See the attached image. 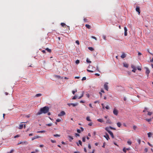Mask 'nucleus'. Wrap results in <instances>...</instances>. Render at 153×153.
<instances>
[{
    "instance_id": "f257e3e1",
    "label": "nucleus",
    "mask_w": 153,
    "mask_h": 153,
    "mask_svg": "<svg viewBox=\"0 0 153 153\" xmlns=\"http://www.w3.org/2000/svg\"><path fill=\"white\" fill-rule=\"evenodd\" d=\"M49 108L48 106H45L41 108L39 111L37 113V115H40L42 113L46 114L48 112Z\"/></svg>"
},
{
    "instance_id": "f03ea898",
    "label": "nucleus",
    "mask_w": 153,
    "mask_h": 153,
    "mask_svg": "<svg viewBox=\"0 0 153 153\" xmlns=\"http://www.w3.org/2000/svg\"><path fill=\"white\" fill-rule=\"evenodd\" d=\"M78 103H68L67 105L69 106H70L71 105H72L73 107H75L76 106H77L78 105Z\"/></svg>"
},
{
    "instance_id": "7ed1b4c3",
    "label": "nucleus",
    "mask_w": 153,
    "mask_h": 153,
    "mask_svg": "<svg viewBox=\"0 0 153 153\" xmlns=\"http://www.w3.org/2000/svg\"><path fill=\"white\" fill-rule=\"evenodd\" d=\"M65 114V113L64 111H61L59 114H58V116L59 117L62 116Z\"/></svg>"
},
{
    "instance_id": "20e7f679",
    "label": "nucleus",
    "mask_w": 153,
    "mask_h": 153,
    "mask_svg": "<svg viewBox=\"0 0 153 153\" xmlns=\"http://www.w3.org/2000/svg\"><path fill=\"white\" fill-rule=\"evenodd\" d=\"M108 84V83L105 82L104 85V89L107 91H108V87L107 85Z\"/></svg>"
},
{
    "instance_id": "39448f33",
    "label": "nucleus",
    "mask_w": 153,
    "mask_h": 153,
    "mask_svg": "<svg viewBox=\"0 0 153 153\" xmlns=\"http://www.w3.org/2000/svg\"><path fill=\"white\" fill-rule=\"evenodd\" d=\"M136 10L138 13L139 14H140V7L139 6H136Z\"/></svg>"
},
{
    "instance_id": "423d86ee",
    "label": "nucleus",
    "mask_w": 153,
    "mask_h": 153,
    "mask_svg": "<svg viewBox=\"0 0 153 153\" xmlns=\"http://www.w3.org/2000/svg\"><path fill=\"white\" fill-rule=\"evenodd\" d=\"M145 68L146 70V74H147V76H148V74L150 72V71L148 68L146 67Z\"/></svg>"
},
{
    "instance_id": "0eeeda50",
    "label": "nucleus",
    "mask_w": 153,
    "mask_h": 153,
    "mask_svg": "<svg viewBox=\"0 0 153 153\" xmlns=\"http://www.w3.org/2000/svg\"><path fill=\"white\" fill-rule=\"evenodd\" d=\"M28 143L26 141H24V142H20L19 143H18L17 144L18 145H19L20 144H27Z\"/></svg>"
},
{
    "instance_id": "6e6552de",
    "label": "nucleus",
    "mask_w": 153,
    "mask_h": 153,
    "mask_svg": "<svg viewBox=\"0 0 153 153\" xmlns=\"http://www.w3.org/2000/svg\"><path fill=\"white\" fill-rule=\"evenodd\" d=\"M113 113L114 114L117 115L118 114V111L116 109H114Z\"/></svg>"
},
{
    "instance_id": "1a4fd4ad",
    "label": "nucleus",
    "mask_w": 153,
    "mask_h": 153,
    "mask_svg": "<svg viewBox=\"0 0 153 153\" xmlns=\"http://www.w3.org/2000/svg\"><path fill=\"white\" fill-rule=\"evenodd\" d=\"M104 137L107 140H108L109 139V135L107 134L106 133L105 135L104 136Z\"/></svg>"
},
{
    "instance_id": "9d476101",
    "label": "nucleus",
    "mask_w": 153,
    "mask_h": 153,
    "mask_svg": "<svg viewBox=\"0 0 153 153\" xmlns=\"http://www.w3.org/2000/svg\"><path fill=\"white\" fill-rule=\"evenodd\" d=\"M124 35L125 36H126L127 35V29L126 27H124Z\"/></svg>"
},
{
    "instance_id": "9b49d317",
    "label": "nucleus",
    "mask_w": 153,
    "mask_h": 153,
    "mask_svg": "<svg viewBox=\"0 0 153 153\" xmlns=\"http://www.w3.org/2000/svg\"><path fill=\"white\" fill-rule=\"evenodd\" d=\"M54 77H55L56 78H57V79H63V77H61V76L59 75H54Z\"/></svg>"
},
{
    "instance_id": "f8f14e48",
    "label": "nucleus",
    "mask_w": 153,
    "mask_h": 153,
    "mask_svg": "<svg viewBox=\"0 0 153 153\" xmlns=\"http://www.w3.org/2000/svg\"><path fill=\"white\" fill-rule=\"evenodd\" d=\"M126 56V55L124 53H123L122 54V55H121V58H125Z\"/></svg>"
},
{
    "instance_id": "ddd939ff",
    "label": "nucleus",
    "mask_w": 153,
    "mask_h": 153,
    "mask_svg": "<svg viewBox=\"0 0 153 153\" xmlns=\"http://www.w3.org/2000/svg\"><path fill=\"white\" fill-rule=\"evenodd\" d=\"M123 66L126 68H128V64H127V63H123Z\"/></svg>"
},
{
    "instance_id": "4468645a",
    "label": "nucleus",
    "mask_w": 153,
    "mask_h": 153,
    "mask_svg": "<svg viewBox=\"0 0 153 153\" xmlns=\"http://www.w3.org/2000/svg\"><path fill=\"white\" fill-rule=\"evenodd\" d=\"M40 137V136H34V137H33L32 139V140H34V139H37V138H39Z\"/></svg>"
},
{
    "instance_id": "2eb2a0df",
    "label": "nucleus",
    "mask_w": 153,
    "mask_h": 153,
    "mask_svg": "<svg viewBox=\"0 0 153 153\" xmlns=\"http://www.w3.org/2000/svg\"><path fill=\"white\" fill-rule=\"evenodd\" d=\"M97 120L98 121V122H100L101 123H103L104 122V121L102 119H98Z\"/></svg>"
},
{
    "instance_id": "dca6fc26",
    "label": "nucleus",
    "mask_w": 153,
    "mask_h": 153,
    "mask_svg": "<svg viewBox=\"0 0 153 153\" xmlns=\"http://www.w3.org/2000/svg\"><path fill=\"white\" fill-rule=\"evenodd\" d=\"M23 124H20L19 125V129H22L23 128Z\"/></svg>"
},
{
    "instance_id": "f3484780",
    "label": "nucleus",
    "mask_w": 153,
    "mask_h": 153,
    "mask_svg": "<svg viewBox=\"0 0 153 153\" xmlns=\"http://www.w3.org/2000/svg\"><path fill=\"white\" fill-rule=\"evenodd\" d=\"M68 137L70 139L69 140V141L70 142H71L72 140H73V137H72L71 136H68Z\"/></svg>"
},
{
    "instance_id": "a211bd4d",
    "label": "nucleus",
    "mask_w": 153,
    "mask_h": 153,
    "mask_svg": "<svg viewBox=\"0 0 153 153\" xmlns=\"http://www.w3.org/2000/svg\"><path fill=\"white\" fill-rule=\"evenodd\" d=\"M147 134L148 135V137H151V136L152 135V133L150 132H149V133H148V134Z\"/></svg>"
},
{
    "instance_id": "6ab92c4d",
    "label": "nucleus",
    "mask_w": 153,
    "mask_h": 153,
    "mask_svg": "<svg viewBox=\"0 0 153 153\" xmlns=\"http://www.w3.org/2000/svg\"><path fill=\"white\" fill-rule=\"evenodd\" d=\"M85 26L87 28L89 29H90L91 28V26L90 25L88 24L85 25Z\"/></svg>"
},
{
    "instance_id": "aec40b11",
    "label": "nucleus",
    "mask_w": 153,
    "mask_h": 153,
    "mask_svg": "<svg viewBox=\"0 0 153 153\" xmlns=\"http://www.w3.org/2000/svg\"><path fill=\"white\" fill-rule=\"evenodd\" d=\"M82 143L80 140H79V143H77V144L78 146H79V144L81 145H82Z\"/></svg>"
},
{
    "instance_id": "412c9836",
    "label": "nucleus",
    "mask_w": 153,
    "mask_h": 153,
    "mask_svg": "<svg viewBox=\"0 0 153 153\" xmlns=\"http://www.w3.org/2000/svg\"><path fill=\"white\" fill-rule=\"evenodd\" d=\"M117 125L119 127H120L121 125V123L120 122H118L117 123Z\"/></svg>"
},
{
    "instance_id": "4be33fe9",
    "label": "nucleus",
    "mask_w": 153,
    "mask_h": 153,
    "mask_svg": "<svg viewBox=\"0 0 153 153\" xmlns=\"http://www.w3.org/2000/svg\"><path fill=\"white\" fill-rule=\"evenodd\" d=\"M46 50L49 53H51V50L50 49H49L48 48H46Z\"/></svg>"
},
{
    "instance_id": "5701e85b",
    "label": "nucleus",
    "mask_w": 153,
    "mask_h": 153,
    "mask_svg": "<svg viewBox=\"0 0 153 153\" xmlns=\"http://www.w3.org/2000/svg\"><path fill=\"white\" fill-rule=\"evenodd\" d=\"M86 120L88 121H91V120L90 119V118L89 117H86Z\"/></svg>"
},
{
    "instance_id": "b1692460",
    "label": "nucleus",
    "mask_w": 153,
    "mask_h": 153,
    "mask_svg": "<svg viewBox=\"0 0 153 153\" xmlns=\"http://www.w3.org/2000/svg\"><path fill=\"white\" fill-rule=\"evenodd\" d=\"M42 96V94H36L35 96L36 97H40Z\"/></svg>"
},
{
    "instance_id": "393cba45",
    "label": "nucleus",
    "mask_w": 153,
    "mask_h": 153,
    "mask_svg": "<svg viewBox=\"0 0 153 153\" xmlns=\"http://www.w3.org/2000/svg\"><path fill=\"white\" fill-rule=\"evenodd\" d=\"M45 131L43 130V131H37V133H45Z\"/></svg>"
},
{
    "instance_id": "a878e982",
    "label": "nucleus",
    "mask_w": 153,
    "mask_h": 153,
    "mask_svg": "<svg viewBox=\"0 0 153 153\" xmlns=\"http://www.w3.org/2000/svg\"><path fill=\"white\" fill-rule=\"evenodd\" d=\"M105 130L108 132V131H110V128H109L108 127H106L105 128Z\"/></svg>"
},
{
    "instance_id": "bb28decb",
    "label": "nucleus",
    "mask_w": 153,
    "mask_h": 153,
    "mask_svg": "<svg viewBox=\"0 0 153 153\" xmlns=\"http://www.w3.org/2000/svg\"><path fill=\"white\" fill-rule=\"evenodd\" d=\"M147 112H148V115L150 116L152 114V112H149L148 111Z\"/></svg>"
},
{
    "instance_id": "cd10ccee",
    "label": "nucleus",
    "mask_w": 153,
    "mask_h": 153,
    "mask_svg": "<svg viewBox=\"0 0 153 153\" xmlns=\"http://www.w3.org/2000/svg\"><path fill=\"white\" fill-rule=\"evenodd\" d=\"M146 120L148 121V122H149L151 121L152 120V118L150 119H146Z\"/></svg>"
},
{
    "instance_id": "c85d7f7f",
    "label": "nucleus",
    "mask_w": 153,
    "mask_h": 153,
    "mask_svg": "<svg viewBox=\"0 0 153 153\" xmlns=\"http://www.w3.org/2000/svg\"><path fill=\"white\" fill-rule=\"evenodd\" d=\"M77 97V96L76 95H75L73 98L72 99L73 100H75L76 99V98Z\"/></svg>"
},
{
    "instance_id": "c756f323",
    "label": "nucleus",
    "mask_w": 153,
    "mask_h": 153,
    "mask_svg": "<svg viewBox=\"0 0 153 153\" xmlns=\"http://www.w3.org/2000/svg\"><path fill=\"white\" fill-rule=\"evenodd\" d=\"M127 143L129 145H131V141L128 140L127 141Z\"/></svg>"
},
{
    "instance_id": "7c9ffc66",
    "label": "nucleus",
    "mask_w": 153,
    "mask_h": 153,
    "mask_svg": "<svg viewBox=\"0 0 153 153\" xmlns=\"http://www.w3.org/2000/svg\"><path fill=\"white\" fill-rule=\"evenodd\" d=\"M77 89H76L75 91H72V93L74 95L75 94V93L76 92H77Z\"/></svg>"
},
{
    "instance_id": "2f4dec72",
    "label": "nucleus",
    "mask_w": 153,
    "mask_h": 153,
    "mask_svg": "<svg viewBox=\"0 0 153 153\" xmlns=\"http://www.w3.org/2000/svg\"><path fill=\"white\" fill-rule=\"evenodd\" d=\"M88 49L89 50L91 51H92L94 50V49L92 47H88Z\"/></svg>"
},
{
    "instance_id": "473e14b6",
    "label": "nucleus",
    "mask_w": 153,
    "mask_h": 153,
    "mask_svg": "<svg viewBox=\"0 0 153 153\" xmlns=\"http://www.w3.org/2000/svg\"><path fill=\"white\" fill-rule=\"evenodd\" d=\"M14 151V150L13 149H11L10 152H8V153H12Z\"/></svg>"
},
{
    "instance_id": "72a5a7b5",
    "label": "nucleus",
    "mask_w": 153,
    "mask_h": 153,
    "mask_svg": "<svg viewBox=\"0 0 153 153\" xmlns=\"http://www.w3.org/2000/svg\"><path fill=\"white\" fill-rule=\"evenodd\" d=\"M137 142L139 144H140V143L141 140L140 139H138L137 140Z\"/></svg>"
},
{
    "instance_id": "f704fd0d",
    "label": "nucleus",
    "mask_w": 153,
    "mask_h": 153,
    "mask_svg": "<svg viewBox=\"0 0 153 153\" xmlns=\"http://www.w3.org/2000/svg\"><path fill=\"white\" fill-rule=\"evenodd\" d=\"M112 138H114V137L113 134L112 132L111 134H110Z\"/></svg>"
},
{
    "instance_id": "c9c22d12",
    "label": "nucleus",
    "mask_w": 153,
    "mask_h": 153,
    "mask_svg": "<svg viewBox=\"0 0 153 153\" xmlns=\"http://www.w3.org/2000/svg\"><path fill=\"white\" fill-rule=\"evenodd\" d=\"M61 25L62 26V27H64V26H65L66 25H65V24L64 23H61Z\"/></svg>"
},
{
    "instance_id": "e433bc0d",
    "label": "nucleus",
    "mask_w": 153,
    "mask_h": 153,
    "mask_svg": "<svg viewBox=\"0 0 153 153\" xmlns=\"http://www.w3.org/2000/svg\"><path fill=\"white\" fill-rule=\"evenodd\" d=\"M53 136L55 137H59L60 136V135L59 134H54Z\"/></svg>"
},
{
    "instance_id": "4c0bfd02",
    "label": "nucleus",
    "mask_w": 153,
    "mask_h": 153,
    "mask_svg": "<svg viewBox=\"0 0 153 153\" xmlns=\"http://www.w3.org/2000/svg\"><path fill=\"white\" fill-rule=\"evenodd\" d=\"M75 62H76V64H79V60H78V59Z\"/></svg>"
},
{
    "instance_id": "58836bf2",
    "label": "nucleus",
    "mask_w": 153,
    "mask_h": 153,
    "mask_svg": "<svg viewBox=\"0 0 153 153\" xmlns=\"http://www.w3.org/2000/svg\"><path fill=\"white\" fill-rule=\"evenodd\" d=\"M137 128V126H136L134 125L133 126V128L134 130H135Z\"/></svg>"
},
{
    "instance_id": "ea45409f",
    "label": "nucleus",
    "mask_w": 153,
    "mask_h": 153,
    "mask_svg": "<svg viewBox=\"0 0 153 153\" xmlns=\"http://www.w3.org/2000/svg\"><path fill=\"white\" fill-rule=\"evenodd\" d=\"M52 123H51L47 124H46V125L48 126H51L52 125Z\"/></svg>"
},
{
    "instance_id": "a19ab883",
    "label": "nucleus",
    "mask_w": 153,
    "mask_h": 153,
    "mask_svg": "<svg viewBox=\"0 0 153 153\" xmlns=\"http://www.w3.org/2000/svg\"><path fill=\"white\" fill-rule=\"evenodd\" d=\"M123 151L125 153H126V149L125 148H123Z\"/></svg>"
},
{
    "instance_id": "79ce46f5",
    "label": "nucleus",
    "mask_w": 153,
    "mask_h": 153,
    "mask_svg": "<svg viewBox=\"0 0 153 153\" xmlns=\"http://www.w3.org/2000/svg\"><path fill=\"white\" fill-rule=\"evenodd\" d=\"M102 37L105 40H106V37L105 36L103 35L102 36Z\"/></svg>"
},
{
    "instance_id": "37998d69",
    "label": "nucleus",
    "mask_w": 153,
    "mask_h": 153,
    "mask_svg": "<svg viewBox=\"0 0 153 153\" xmlns=\"http://www.w3.org/2000/svg\"><path fill=\"white\" fill-rule=\"evenodd\" d=\"M82 140L83 142H85V137H83L82 139Z\"/></svg>"
},
{
    "instance_id": "c03bdc74",
    "label": "nucleus",
    "mask_w": 153,
    "mask_h": 153,
    "mask_svg": "<svg viewBox=\"0 0 153 153\" xmlns=\"http://www.w3.org/2000/svg\"><path fill=\"white\" fill-rule=\"evenodd\" d=\"M87 70L88 72H94L93 71L89 70L88 69H87Z\"/></svg>"
},
{
    "instance_id": "a18cd8bd",
    "label": "nucleus",
    "mask_w": 153,
    "mask_h": 153,
    "mask_svg": "<svg viewBox=\"0 0 153 153\" xmlns=\"http://www.w3.org/2000/svg\"><path fill=\"white\" fill-rule=\"evenodd\" d=\"M105 108L107 109H109V107L108 105H107L105 107Z\"/></svg>"
},
{
    "instance_id": "49530a36",
    "label": "nucleus",
    "mask_w": 153,
    "mask_h": 153,
    "mask_svg": "<svg viewBox=\"0 0 153 153\" xmlns=\"http://www.w3.org/2000/svg\"><path fill=\"white\" fill-rule=\"evenodd\" d=\"M102 106V108L103 109H104L105 108V105H104V104L103 103L102 104H101Z\"/></svg>"
},
{
    "instance_id": "de8ad7c7",
    "label": "nucleus",
    "mask_w": 153,
    "mask_h": 153,
    "mask_svg": "<svg viewBox=\"0 0 153 153\" xmlns=\"http://www.w3.org/2000/svg\"><path fill=\"white\" fill-rule=\"evenodd\" d=\"M76 43L78 45H79V42L78 40L76 41Z\"/></svg>"
},
{
    "instance_id": "09e8293b",
    "label": "nucleus",
    "mask_w": 153,
    "mask_h": 153,
    "mask_svg": "<svg viewBox=\"0 0 153 153\" xmlns=\"http://www.w3.org/2000/svg\"><path fill=\"white\" fill-rule=\"evenodd\" d=\"M86 62H87L88 63H91V61H89L88 60V59H86Z\"/></svg>"
},
{
    "instance_id": "8fccbe9b",
    "label": "nucleus",
    "mask_w": 153,
    "mask_h": 153,
    "mask_svg": "<svg viewBox=\"0 0 153 153\" xmlns=\"http://www.w3.org/2000/svg\"><path fill=\"white\" fill-rule=\"evenodd\" d=\"M131 67L133 69H135V66L133 65H131Z\"/></svg>"
},
{
    "instance_id": "3c124183",
    "label": "nucleus",
    "mask_w": 153,
    "mask_h": 153,
    "mask_svg": "<svg viewBox=\"0 0 153 153\" xmlns=\"http://www.w3.org/2000/svg\"><path fill=\"white\" fill-rule=\"evenodd\" d=\"M91 38H92L93 39H95L96 40H97V38L96 37H95V36H91Z\"/></svg>"
},
{
    "instance_id": "603ef678",
    "label": "nucleus",
    "mask_w": 153,
    "mask_h": 153,
    "mask_svg": "<svg viewBox=\"0 0 153 153\" xmlns=\"http://www.w3.org/2000/svg\"><path fill=\"white\" fill-rule=\"evenodd\" d=\"M51 141L52 143H56V140H51Z\"/></svg>"
},
{
    "instance_id": "864d4df0",
    "label": "nucleus",
    "mask_w": 153,
    "mask_h": 153,
    "mask_svg": "<svg viewBox=\"0 0 153 153\" xmlns=\"http://www.w3.org/2000/svg\"><path fill=\"white\" fill-rule=\"evenodd\" d=\"M86 79V77H84L82 79V80H84Z\"/></svg>"
},
{
    "instance_id": "5fc2aeb1",
    "label": "nucleus",
    "mask_w": 153,
    "mask_h": 153,
    "mask_svg": "<svg viewBox=\"0 0 153 153\" xmlns=\"http://www.w3.org/2000/svg\"><path fill=\"white\" fill-rule=\"evenodd\" d=\"M148 144L151 147H152V145L151 144H150L149 142H148Z\"/></svg>"
},
{
    "instance_id": "6e6d98bb",
    "label": "nucleus",
    "mask_w": 153,
    "mask_h": 153,
    "mask_svg": "<svg viewBox=\"0 0 153 153\" xmlns=\"http://www.w3.org/2000/svg\"><path fill=\"white\" fill-rule=\"evenodd\" d=\"M60 121H61V120L60 119H57L56 120V121L57 122H59Z\"/></svg>"
},
{
    "instance_id": "4d7b16f0",
    "label": "nucleus",
    "mask_w": 153,
    "mask_h": 153,
    "mask_svg": "<svg viewBox=\"0 0 153 153\" xmlns=\"http://www.w3.org/2000/svg\"><path fill=\"white\" fill-rule=\"evenodd\" d=\"M77 131L78 133H80L81 132V130L79 129H78L77 130Z\"/></svg>"
},
{
    "instance_id": "13d9d810",
    "label": "nucleus",
    "mask_w": 153,
    "mask_h": 153,
    "mask_svg": "<svg viewBox=\"0 0 153 153\" xmlns=\"http://www.w3.org/2000/svg\"><path fill=\"white\" fill-rule=\"evenodd\" d=\"M136 68H135V69H133L132 70V72H133L135 73V71H136Z\"/></svg>"
},
{
    "instance_id": "bf43d9fd",
    "label": "nucleus",
    "mask_w": 153,
    "mask_h": 153,
    "mask_svg": "<svg viewBox=\"0 0 153 153\" xmlns=\"http://www.w3.org/2000/svg\"><path fill=\"white\" fill-rule=\"evenodd\" d=\"M88 148L89 149H91V146L90 145V144H89L88 145Z\"/></svg>"
},
{
    "instance_id": "052dcab7",
    "label": "nucleus",
    "mask_w": 153,
    "mask_h": 153,
    "mask_svg": "<svg viewBox=\"0 0 153 153\" xmlns=\"http://www.w3.org/2000/svg\"><path fill=\"white\" fill-rule=\"evenodd\" d=\"M137 68V69L138 70H139V71H141V69L140 68V67H138Z\"/></svg>"
},
{
    "instance_id": "680f3d73",
    "label": "nucleus",
    "mask_w": 153,
    "mask_h": 153,
    "mask_svg": "<svg viewBox=\"0 0 153 153\" xmlns=\"http://www.w3.org/2000/svg\"><path fill=\"white\" fill-rule=\"evenodd\" d=\"M19 137V135H16V136H14V138H16V137Z\"/></svg>"
},
{
    "instance_id": "e2e57ef3",
    "label": "nucleus",
    "mask_w": 153,
    "mask_h": 153,
    "mask_svg": "<svg viewBox=\"0 0 153 153\" xmlns=\"http://www.w3.org/2000/svg\"><path fill=\"white\" fill-rule=\"evenodd\" d=\"M92 125V123H88V125L89 126H91Z\"/></svg>"
},
{
    "instance_id": "0e129e2a",
    "label": "nucleus",
    "mask_w": 153,
    "mask_h": 153,
    "mask_svg": "<svg viewBox=\"0 0 153 153\" xmlns=\"http://www.w3.org/2000/svg\"><path fill=\"white\" fill-rule=\"evenodd\" d=\"M75 135L76 136H79V134H78V133H76L75 134Z\"/></svg>"
},
{
    "instance_id": "69168bd1",
    "label": "nucleus",
    "mask_w": 153,
    "mask_h": 153,
    "mask_svg": "<svg viewBox=\"0 0 153 153\" xmlns=\"http://www.w3.org/2000/svg\"><path fill=\"white\" fill-rule=\"evenodd\" d=\"M95 75H96V76H100V74H97V73H96L95 74Z\"/></svg>"
},
{
    "instance_id": "338daca9",
    "label": "nucleus",
    "mask_w": 153,
    "mask_h": 153,
    "mask_svg": "<svg viewBox=\"0 0 153 153\" xmlns=\"http://www.w3.org/2000/svg\"><path fill=\"white\" fill-rule=\"evenodd\" d=\"M142 54L140 52H138V56H140V55Z\"/></svg>"
},
{
    "instance_id": "774afa93",
    "label": "nucleus",
    "mask_w": 153,
    "mask_h": 153,
    "mask_svg": "<svg viewBox=\"0 0 153 153\" xmlns=\"http://www.w3.org/2000/svg\"><path fill=\"white\" fill-rule=\"evenodd\" d=\"M74 153H80L79 151H75L74 152Z\"/></svg>"
}]
</instances>
